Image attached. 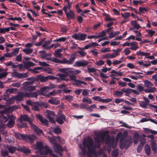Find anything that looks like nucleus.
I'll return each mask as SVG.
<instances>
[{
    "mask_svg": "<svg viewBox=\"0 0 157 157\" xmlns=\"http://www.w3.org/2000/svg\"><path fill=\"white\" fill-rule=\"evenodd\" d=\"M147 10V9L144 7H140L139 8V10L141 13H144V12H146Z\"/></svg>",
    "mask_w": 157,
    "mask_h": 157,
    "instance_id": "338daca9",
    "label": "nucleus"
},
{
    "mask_svg": "<svg viewBox=\"0 0 157 157\" xmlns=\"http://www.w3.org/2000/svg\"><path fill=\"white\" fill-rule=\"evenodd\" d=\"M54 149L56 152H59V151H63L64 149L62 146L59 144L55 143L53 146Z\"/></svg>",
    "mask_w": 157,
    "mask_h": 157,
    "instance_id": "4468645a",
    "label": "nucleus"
},
{
    "mask_svg": "<svg viewBox=\"0 0 157 157\" xmlns=\"http://www.w3.org/2000/svg\"><path fill=\"white\" fill-rule=\"evenodd\" d=\"M24 95L23 92H19L17 93V95L15 96H13L9 99V101L11 100H16L17 101H21L23 100L24 98Z\"/></svg>",
    "mask_w": 157,
    "mask_h": 157,
    "instance_id": "423d86ee",
    "label": "nucleus"
},
{
    "mask_svg": "<svg viewBox=\"0 0 157 157\" xmlns=\"http://www.w3.org/2000/svg\"><path fill=\"white\" fill-rule=\"evenodd\" d=\"M38 93L36 92H34L31 93V98H36L38 96Z\"/></svg>",
    "mask_w": 157,
    "mask_h": 157,
    "instance_id": "e2e57ef3",
    "label": "nucleus"
},
{
    "mask_svg": "<svg viewBox=\"0 0 157 157\" xmlns=\"http://www.w3.org/2000/svg\"><path fill=\"white\" fill-rule=\"evenodd\" d=\"M132 89L130 88H123L121 90V91H122L124 93H125L126 94H124L125 96H128V94H130L132 92Z\"/></svg>",
    "mask_w": 157,
    "mask_h": 157,
    "instance_id": "412c9836",
    "label": "nucleus"
},
{
    "mask_svg": "<svg viewBox=\"0 0 157 157\" xmlns=\"http://www.w3.org/2000/svg\"><path fill=\"white\" fill-rule=\"evenodd\" d=\"M16 61L21 62L22 61V57L21 54H20L18 55L17 56L16 58Z\"/></svg>",
    "mask_w": 157,
    "mask_h": 157,
    "instance_id": "bf43d9fd",
    "label": "nucleus"
},
{
    "mask_svg": "<svg viewBox=\"0 0 157 157\" xmlns=\"http://www.w3.org/2000/svg\"><path fill=\"white\" fill-rule=\"evenodd\" d=\"M89 63L86 60L78 61H76L75 64V66L77 67H84L87 66Z\"/></svg>",
    "mask_w": 157,
    "mask_h": 157,
    "instance_id": "9b49d317",
    "label": "nucleus"
},
{
    "mask_svg": "<svg viewBox=\"0 0 157 157\" xmlns=\"http://www.w3.org/2000/svg\"><path fill=\"white\" fill-rule=\"evenodd\" d=\"M121 15L122 17H124L125 19L130 16V14L129 13L126 12L124 13V14H121Z\"/></svg>",
    "mask_w": 157,
    "mask_h": 157,
    "instance_id": "4d7b16f0",
    "label": "nucleus"
},
{
    "mask_svg": "<svg viewBox=\"0 0 157 157\" xmlns=\"http://www.w3.org/2000/svg\"><path fill=\"white\" fill-rule=\"evenodd\" d=\"M63 121L64 120L62 118L57 116L56 121L59 124H63L64 123Z\"/></svg>",
    "mask_w": 157,
    "mask_h": 157,
    "instance_id": "09e8293b",
    "label": "nucleus"
},
{
    "mask_svg": "<svg viewBox=\"0 0 157 157\" xmlns=\"http://www.w3.org/2000/svg\"><path fill=\"white\" fill-rule=\"evenodd\" d=\"M36 87L35 86H29L26 87V90L29 91H32L35 90Z\"/></svg>",
    "mask_w": 157,
    "mask_h": 157,
    "instance_id": "58836bf2",
    "label": "nucleus"
},
{
    "mask_svg": "<svg viewBox=\"0 0 157 157\" xmlns=\"http://www.w3.org/2000/svg\"><path fill=\"white\" fill-rule=\"evenodd\" d=\"M17 90L16 88H13L7 89L6 90V94H7L8 93H9L10 94L12 93L13 92L14 90Z\"/></svg>",
    "mask_w": 157,
    "mask_h": 157,
    "instance_id": "13d9d810",
    "label": "nucleus"
},
{
    "mask_svg": "<svg viewBox=\"0 0 157 157\" xmlns=\"http://www.w3.org/2000/svg\"><path fill=\"white\" fill-rule=\"evenodd\" d=\"M106 31L103 30L102 31L101 33H99L98 35L99 38H101L103 36H104L106 35Z\"/></svg>",
    "mask_w": 157,
    "mask_h": 157,
    "instance_id": "864d4df0",
    "label": "nucleus"
},
{
    "mask_svg": "<svg viewBox=\"0 0 157 157\" xmlns=\"http://www.w3.org/2000/svg\"><path fill=\"white\" fill-rule=\"evenodd\" d=\"M144 83L145 86L147 87L153 85V84L147 80H145L144 82Z\"/></svg>",
    "mask_w": 157,
    "mask_h": 157,
    "instance_id": "8fccbe9b",
    "label": "nucleus"
},
{
    "mask_svg": "<svg viewBox=\"0 0 157 157\" xmlns=\"http://www.w3.org/2000/svg\"><path fill=\"white\" fill-rule=\"evenodd\" d=\"M139 135L138 133H136L134 135V140L133 143L134 144H137L138 143V138Z\"/></svg>",
    "mask_w": 157,
    "mask_h": 157,
    "instance_id": "a19ab883",
    "label": "nucleus"
},
{
    "mask_svg": "<svg viewBox=\"0 0 157 157\" xmlns=\"http://www.w3.org/2000/svg\"><path fill=\"white\" fill-rule=\"evenodd\" d=\"M43 68V67H37L34 68L33 69H29V70L30 71H32L33 73L37 74L39 73V71H36V70L40 71L42 70Z\"/></svg>",
    "mask_w": 157,
    "mask_h": 157,
    "instance_id": "a878e982",
    "label": "nucleus"
},
{
    "mask_svg": "<svg viewBox=\"0 0 157 157\" xmlns=\"http://www.w3.org/2000/svg\"><path fill=\"white\" fill-rule=\"evenodd\" d=\"M145 151L147 155L150 154L151 148L149 145L148 144L145 145L144 147Z\"/></svg>",
    "mask_w": 157,
    "mask_h": 157,
    "instance_id": "cd10ccee",
    "label": "nucleus"
},
{
    "mask_svg": "<svg viewBox=\"0 0 157 157\" xmlns=\"http://www.w3.org/2000/svg\"><path fill=\"white\" fill-rule=\"evenodd\" d=\"M57 117H60V118H62L64 121L66 120V116L65 115L62 114V111L60 110L58 113V116Z\"/></svg>",
    "mask_w": 157,
    "mask_h": 157,
    "instance_id": "473e14b6",
    "label": "nucleus"
},
{
    "mask_svg": "<svg viewBox=\"0 0 157 157\" xmlns=\"http://www.w3.org/2000/svg\"><path fill=\"white\" fill-rule=\"evenodd\" d=\"M65 13L68 20H70L71 19L73 20L75 18V13L71 10H70L69 12L66 11L65 12Z\"/></svg>",
    "mask_w": 157,
    "mask_h": 157,
    "instance_id": "ddd939ff",
    "label": "nucleus"
},
{
    "mask_svg": "<svg viewBox=\"0 0 157 157\" xmlns=\"http://www.w3.org/2000/svg\"><path fill=\"white\" fill-rule=\"evenodd\" d=\"M105 21H115L116 20V19L115 18H111L109 17V15H108L105 19Z\"/></svg>",
    "mask_w": 157,
    "mask_h": 157,
    "instance_id": "680f3d73",
    "label": "nucleus"
},
{
    "mask_svg": "<svg viewBox=\"0 0 157 157\" xmlns=\"http://www.w3.org/2000/svg\"><path fill=\"white\" fill-rule=\"evenodd\" d=\"M156 90V88L154 87H150L147 90H146L145 92L147 93H152Z\"/></svg>",
    "mask_w": 157,
    "mask_h": 157,
    "instance_id": "49530a36",
    "label": "nucleus"
},
{
    "mask_svg": "<svg viewBox=\"0 0 157 157\" xmlns=\"http://www.w3.org/2000/svg\"><path fill=\"white\" fill-rule=\"evenodd\" d=\"M35 64L31 61L26 62L24 63V67L25 69H27L30 67L34 66Z\"/></svg>",
    "mask_w": 157,
    "mask_h": 157,
    "instance_id": "aec40b11",
    "label": "nucleus"
},
{
    "mask_svg": "<svg viewBox=\"0 0 157 157\" xmlns=\"http://www.w3.org/2000/svg\"><path fill=\"white\" fill-rule=\"evenodd\" d=\"M74 97L73 96L70 95H66L65 96L64 99L67 101L70 102L71 101H72Z\"/></svg>",
    "mask_w": 157,
    "mask_h": 157,
    "instance_id": "37998d69",
    "label": "nucleus"
},
{
    "mask_svg": "<svg viewBox=\"0 0 157 157\" xmlns=\"http://www.w3.org/2000/svg\"><path fill=\"white\" fill-rule=\"evenodd\" d=\"M47 77L48 78V79L53 80L57 79V82H59V78L56 77L52 75H48V76H47Z\"/></svg>",
    "mask_w": 157,
    "mask_h": 157,
    "instance_id": "de8ad7c7",
    "label": "nucleus"
},
{
    "mask_svg": "<svg viewBox=\"0 0 157 157\" xmlns=\"http://www.w3.org/2000/svg\"><path fill=\"white\" fill-rule=\"evenodd\" d=\"M40 154L43 155H46L50 154V155L52 152V151L47 146H44L40 150Z\"/></svg>",
    "mask_w": 157,
    "mask_h": 157,
    "instance_id": "0eeeda50",
    "label": "nucleus"
},
{
    "mask_svg": "<svg viewBox=\"0 0 157 157\" xmlns=\"http://www.w3.org/2000/svg\"><path fill=\"white\" fill-rule=\"evenodd\" d=\"M27 139L29 140L31 143L36 138V136L34 134L31 135L30 136L27 135Z\"/></svg>",
    "mask_w": 157,
    "mask_h": 157,
    "instance_id": "c85d7f7f",
    "label": "nucleus"
},
{
    "mask_svg": "<svg viewBox=\"0 0 157 157\" xmlns=\"http://www.w3.org/2000/svg\"><path fill=\"white\" fill-rule=\"evenodd\" d=\"M16 75L18 78H23L28 77V73L27 72L21 73L18 72H16Z\"/></svg>",
    "mask_w": 157,
    "mask_h": 157,
    "instance_id": "a211bd4d",
    "label": "nucleus"
},
{
    "mask_svg": "<svg viewBox=\"0 0 157 157\" xmlns=\"http://www.w3.org/2000/svg\"><path fill=\"white\" fill-rule=\"evenodd\" d=\"M122 135L121 132H119L116 136V138L120 139V147L121 149H123L124 148H128L130 146L132 142L129 139L125 140L123 142L124 139L127 136V133L125 135Z\"/></svg>",
    "mask_w": 157,
    "mask_h": 157,
    "instance_id": "f03ea898",
    "label": "nucleus"
},
{
    "mask_svg": "<svg viewBox=\"0 0 157 157\" xmlns=\"http://www.w3.org/2000/svg\"><path fill=\"white\" fill-rule=\"evenodd\" d=\"M27 80H29L30 82H26L25 83L27 85L31 84L35 82H38V80L37 79V77H35L32 76L27 78Z\"/></svg>",
    "mask_w": 157,
    "mask_h": 157,
    "instance_id": "f3484780",
    "label": "nucleus"
},
{
    "mask_svg": "<svg viewBox=\"0 0 157 157\" xmlns=\"http://www.w3.org/2000/svg\"><path fill=\"white\" fill-rule=\"evenodd\" d=\"M132 25L133 26L134 28H136L137 30L139 29L141 27L137 24L136 21H134L131 22Z\"/></svg>",
    "mask_w": 157,
    "mask_h": 157,
    "instance_id": "7c9ffc66",
    "label": "nucleus"
},
{
    "mask_svg": "<svg viewBox=\"0 0 157 157\" xmlns=\"http://www.w3.org/2000/svg\"><path fill=\"white\" fill-rule=\"evenodd\" d=\"M87 36V35L86 34L76 33L73 35L72 37L75 40L83 41L86 39Z\"/></svg>",
    "mask_w": 157,
    "mask_h": 157,
    "instance_id": "20e7f679",
    "label": "nucleus"
},
{
    "mask_svg": "<svg viewBox=\"0 0 157 157\" xmlns=\"http://www.w3.org/2000/svg\"><path fill=\"white\" fill-rule=\"evenodd\" d=\"M148 103H146L144 101H141L140 103V106L144 109L146 108L147 107Z\"/></svg>",
    "mask_w": 157,
    "mask_h": 157,
    "instance_id": "a18cd8bd",
    "label": "nucleus"
},
{
    "mask_svg": "<svg viewBox=\"0 0 157 157\" xmlns=\"http://www.w3.org/2000/svg\"><path fill=\"white\" fill-rule=\"evenodd\" d=\"M15 136L19 139L26 140L27 138V135H25L17 132L15 133Z\"/></svg>",
    "mask_w": 157,
    "mask_h": 157,
    "instance_id": "dca6fc26",
    "label": "nucleus"
},
{
    "mask_svg": "<svg viewBox=\"0 0 157 157\" xmlns=\"http://www.w3.org/2000/svg\"><path fill=\"white\" fill-rule=\"evenodd\" d=\"M45 52L46 51H41L39 52L40 53H41L40 55V57L41 58L44 59L46 56V53H45Z\"/></svg>",
    "mask_w": 157,
    "mask_h": 157,
    "instance_id": "5fc2aeb1",
    "label": "nucleus"
},
{
    "mask_svg": "<svg viewBox=\"0 0 157 157\" xmlns=\"http://www.w3.org/2000/svg\"><path fill=\"white\" fill-rule=\"evenodd\" d=\"M76 58V56L75 54H72L70 56L69 58V60L67 59L66 58H64V61L63 62L65 63V64L66 63L68 65L72 64Z\"/></svg>",
    "mask_w": 157,
    "mask_h": 157,
    "instance_id": "1a4fd4ad",
    "label": "nucleus"
},
{
    "mask_svg": "<svg viewBox=\"0 0 157 157\" xmlns=\"http://www.w3.org/2000/svg\"><path fill=\"white\" fill-rule=\"evenodd\" d=\"M43 145V144L42 142H37L36 144V148L37 149L40 150L44 147Z\"/></svg>",
    "mask_w": 157,
    "mask_h": 157,
    "instance_id": "72a5a7b5",
    "label": "nucleus"
},
{
    "mask_svg": "<svg viewBox=\"0 0 157 157\" xmlns=\"http://www.w3.org/2000/svg\"><path fill=\"white\" fill-rule=\"evenodd\" d=\"M82 101L83 102H86L89 104H91L92 103V102L90 99L87 97H83Z\"/></svg>",
    "mask_w": 157,
    "mask_h": 157,
    "instance_id": "2f4dec72",
    "label": "nucleus"
},
{
    "mask_svg": "<svg viewBox=\"0 0 157 157\" xmlns=\"http://www.w3.org/2000/svg\"><path fill=\"white\" fill-rule=\"evenodd\" d=\"M146 32L150 35V37H152L155 34V31L151 29H146Z\"/></svg>",
    "mask_w": 157,
    "mask_h": 157,
    "instance_id": "c03bdc74",
    "label": "nucleus"
},
{
    "mask_svg": "<svg viewBox=\"0 0 157 157\" xmlns=\"http://www.w3.org/2000/svg\"><path fill=\"white\" fill-rule=\"evenodd\" d=\"M54 132L56 134H59L61 133V130L59 128H56L54 130Z\"/></svg>",
    "mask_w": 157,
    "mask_h": 157,
    "instance_id": "3c124183",
    "label": "nucleus"
},
{
    "mask_svg": "<svg viewBox=\"0 0 157 157\" xmlns=\"http://www.w3.org/2000/svg\"><path fill=\"white\" fill-rule=\"evenodd\" d=\"M36 118L38 119L44 125L48 126V121L46 119L44 118L42 116L39 114L35 115Z\"/></svg>",
    "mask_w": 157,
    "mask_h": 157,
    "instance_id": "f8f14e48",
    "label": "nucleus"
},
{
    "mask_svg": "<svg viewBox=\"0 0 157 157\" xmlns=\"http://www.w3.org/2000/svg\"><path fill=\"white\" fill-rule=\"evenodd\" d=\"M39 106H41V105L40 103L36 102L32 107V109L35 111H39L40 109L38 108Z\"/></svg>",
    "mask_w": 157,
    "mask_h": 157,
    "instance_id": "bb28decb",
    "label": "nucleus"
},
{
    "mask_svg": "<svg viewBox=\"0 0 157 157\" xmlns=\"http://www.w3.org/2000/svg\"><path fill=\"white\" fill-rule=\"evenodd\" d=\"M48 60H52V62H53L55 63H57L65 64V63L63 62L64 61V58L63 59L61 60L56 58H54L53 59H48Z\"/></svg>",
    "mask_w": 157,
    "mask_h": 157,
    "instance_id": "4be33fe9",
    "label": "nucleus"
},
{
    "mask_svg": "<svg viewBox=\"0 0 157 157\" xmlns=\"http://www.w3.org/2000/svg\"><path fill=\"white\" fill-rule=\"evenodd\" d=\"M17 151L22 152L24 153H30L31 151L27 147L25 146H18Z\"/></svg>",
    "mask_w": 157,
    "mask_h": 157,
    "instance_id": "2eb2a0df",
    "label": "nucleus"
},
{
    "mask_svg": "<svg viewBox=\"0 0 157 157\" xmlns=\"http://www.w3.org/2000/svg\"><path fill=\"white\" fill-rule=\"evenodd\" d=\"M111 154L113 157H117L119 155V152L118 150L115 149L112 151Z\"/></svg>",
    "mask_w": 157,
    "mask_h": 157,
    "instance_id": "79ce46f5",
    "label": "nucleus"
},
{
    "mask_svg": "<svg viewBox=\"0 0 157 157\" xmlns=\"http://www.w3.org/2000/svg\"><path fill=\"white\" fill-rule=\"evenodd\" d=\"M100 98L99 101H101L102 102L108 103L112 101V99L109 98L107 99H101V98Z\"/></svg>",
    "mask_w": 157,
    "mask_h": 157,
    "instance_id": "ea45409f",
    "label": "nucleus"
},
{
    "mask_svg": "<svg viewBox=\"0 0 157 157\" xmlns=\"http://www.w3.org/2000/svg\"><path fill=\"white\" fill-rule=\"evenodd\" d=\"M62 51L61 49H59L55 51L54 56L56 57L60 58L62 56V55L60 53Z\"/></svg>",
    "mask_w": 157,
    "mask_h": 157,
    "instance_id": "5701e85b",
    "label": "nucleus"
},
{
    "mask_svg": "<svg viewBox=\"0 0 157 157\" xmlns=\"http://www.w3.org/2000/svg\"><path fill=\"white\" fill-rule=\"evenodd\" d=\"M58 76L60 77L61 79L62 80H66L65 78L66 77V75L62 74H59Z\"/></svg>",
    "mask_w": 157,
    "mask_h": 157,
    "instance_id": "0e129e2a",
    "label": "nucleus"
},
{
    "mask_svg": "<svg viewBox=\"0 0 157 157\" xmlns=\"http://www.w3.org/2000/svg\"><path fill=\"white\" fill-rule=\"evenodd\" d=\"M8 114L4 111L1 112V115L0 117V123L3 124L6 122L8 120Z\"/></svg>",
    "mask_w": 157,
    "mask_h": 157,
    "instance_id": "6e6552de",
    "label": "nucleus"
},
{
    "mask_svg": "<svg viewBox=\"0 0 157 157\" xmlns=\"http://www.w3.org/2000/svg\"><path fill=\"white\" fill-rule=\"evenodd\" d=\"M105 62L102 60H100L98 61H97L95 64L98 66H101L104 64Z\"/></svg>",
    "mask_w": 157,
    "mask_h": 157,
    "instance_id": "603ef678",
    "label": "nucleus"
},
{
    "mask_svg": "<svg viewBox=\"0 0 157 157\" xmlns=\"http://www.w3.org/2000/svg\"><path fill=\"white\" fill-rule=\"evenodd\" d=\"M96 107L95 104H93L89 106V107L86 108V109L89 112H91L93 111V108H95Z\"/></svg>",
    "mask_w": 157,
    "mask_h": 157,
    "instance_id": "f704fd0d",
    "label": "nucleus"
},
{
    "mask_svg": "<svg viewBox=\"0 0 157 157\" xmlns=\"http://www.w3.org/2000/svg\"><path fill=\"white\" fill-rule=\"evenodd\" d=\"M82 90L83 91L82 94L83 96H87L89 94V92H88V91L86 89H82Z\"/></svg>",
    "mask_w": 157,
    "mask_h": 157,
    "instance_id": "774afa93",
    "label": "nucleus"
},
{
    "mask_svg": "<svg viewBox=\"0 0 157 157\" xmlns=\"http://www.w3.org/2000/svg\"><path fill=\"white\" fill-rule=\"evenodd\" d=\"M15 124V120H10L7 124V126L9 128H11L13 127Z\"/></svg>",
    "mask_w": 157,
    "mask_h": 157,
    "instance_id": "c756f323",
    "label": "nucleus"
},
{
    "mask_svg": "<svg viewBox=\"0 0 157 157\" xmlns=\"http://www.w3.org/2000/svg\"><path fill=\"white\" fill-rule=\"evenodd\" d=\"M106 134L105 132L95 134L94 138L95 145L94 144L93 140L92 139H88L87 142L85 141H83V145L87 146L90 153L93 154L95 152L96 148H100L101 145L100 144H103L104 142Z\"/></svg>",
    "mask_w": 157,
    "mask_h": 157,
    "instance_id": "f257e3e1",
    "label": "nucleus"
},
{
    "mask_svg": "<svg viewBox=\"0 0 157 157\" xmlns=\"http://www.w3.org/2000/svg\"><path fill=\"white\" fill-rule=\"evenodd\" d=\"M21 122L22 123H21L19 126V127L21 128H26L27 127V123L25 122Z\"/></svg>",
    "mask_w": 157,
    "mask_h": 157,
    "instance_id": "052dcab7",
    "label": "nucleus"
},
{
    "mask_svg": "<svg viewBox=\"0 0 157 157\" xmlns=\"http://www.w3.org/2000/svg\"><path fill=\"white\" fill-rule=\"evenodd\" d=\"M77 53H79L82 56H84L86 54V52L82 51H79L77 52Z\"/></svg>",
    "mask_w": 157,
    "mask_h": 157,
    "instance_id": "69168bd1",
    "label": "nucleus"
},
{
    "mask_svg": "<svg viewBox=\"0 0 157 157\" xmlns=\"http://www.w3.org/2000/svg\"><path fill=\"white\" fill-rule=\"evenodd\" d=\"M105 144L108 145L109 147L113 148H115L117 146L116 143L114 142L113 139L110 138L109 136H108L106 137Z\"/></svg>",
    "mask_w": 157,
    "mask_h": 157,
    "instance_id": "7ed1b4c3",
    "label": "nucleus"
},
{
    "mask_svg": "<svg viewBox=\"0 0 157 157\" xmlns=\"http://www.w3.org/2000/svg\"><path fill=\"white\" fill-rule=\"evenodd\" d=\"M71 6V4H68L67 6H64L63 8V10L64 11V12H66L67 11V10H70V7Z\"/></svg>",
    "mask_w": 157,
    "mask_h": 157,
    "instance_id": "6e6d98bb",
    "label": "nucleus"
},
{
    "mask_svg": "<svg viewBox=\"0 0 157 157\" xmlns=\"http://www.w3.org/2000/svg\"><path fill=\"white\" fill-rule=\"evenodd\" d=\"M48 102L52 104L57 105L59 104L60 102L59 100L56 99L51 98L48 101Z\"/></svg>",
    "mask_w": 157,
    "mask_h": 157,
    "instance_id": "b1692460",
    "label": "nucleus"
},
{
    "mask_svg": "<svg viewBox=\"0 0 157 157\" xmlns=\"http://www.w3.org/2000/svg\"><path fill=\"white\" fill-rule=\"evenodd\" d=\"M19 120L20 122H22L23 121H27L28 122L30 125H31L33 123V121L30 117H29L27 115H22L19 117Z\"/></svg>",
    "mask_w": 157,
    "mask_h": 157,
    "instance_id": "39448f33",
    "label": "nucleus"
},
{
    "mask_svg": "<svg viewBox=\"0 0 157 157\" xmlns=\"http://www.w3.org/2000/svg\"><path fill=\"white\" fill-rule=\"evenodd\" d=\"M33 50L32 49L25 48L23 50V52L26 54H29L33 52Z\"/></svg>",
    "mask_w": 157,
    "mask_h": 157,
    "instance_id": "c9c22d12",
    "label": "nucleus"
},
{
    "mask_svg": "<svg viewBox=\"0 0 157 157\" xmlns=\"http://www.w3.org/2000/svg\"><path fill=\"white\" fill-rule=\"evenodd\" d=\"M2 155L3 157H5L8 155V151L6 149H2L1 151Z\"/></svg>",
    "mask_w": 157,
    "mask_h": 157,
    "instance_id": "e433bc0d",
    "label": "nucleus"
},
{
    "mask_svg": "<svg viewBox=\"0 0 157 157\" xmlns=\"http://www.w3.org/2000/svg\"><path fill=\"white\" fill-rule=\"evenodd\" d=\"M32 128L34 130V131L37 135H40L43 133V131L38 128L35 124L32 123L31 125Z\"/></svg>",
    "mask_w": 157,
    "mask_h": 157,
    "instance_id": "9d476101",
    "label": "nucleus"
},
{
    "mask_svg": "<svg viewBox=\"0 0 157 157\" xmlns=\"http://www.w3.org/2000/svg\"><path fill=\"white\" fill-rule=\"evenodd\" d=\"M37 79L38 81L43 82H45L48 81V78L47 76H44L41 75H39L37 76Z\"/></svg>",
    "mask_w": 157,
    "mask_h": 157,
    "instance_id": "6ab92c4d",
    "label": "nucleus"
},
{
    "mask_svg": "<svg viewBox=\"0 0 157 157\" xmlns=\"http://www.w3.org/2000/svg\"><path fill=\"white\" fill-rule=\"evenodd\" d=\"M7 148L9 150V152L11 153H14L17 150V148L15 147L12 146H11L8 147Z\"/></svg>",
    "mask_w": 157,
    "mask_h": 157,
    "instance_id": "393cba45",
    "label": "nucleus"
},
{
    "mask_svg": "<svg viewBox=\"0 0 157 157\" xmlns=\"http://www.w3.org/2000/svg\"><path fill=\"white\" fill-rule=\"evenodd\" d=\"M123 92L122 91H114V94L117 97H121L123 94Z\"/></svg>",
    "mask_w": 157,
    "mask_h": 157,
    "instance_id": "4c0bfd02",
    "label": "nucleus"
}]
</instances>
